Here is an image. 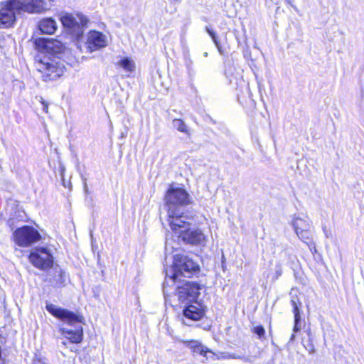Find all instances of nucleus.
<instances>
[{
  "mask_svg": "<svg viewBox=\"0 0 364 364\" xmlns=\"http://www.w3.org/2000/svg\"><path fill=\"white\" fill-rule=\"evenodd\" d=\"M46 309L55 317L70 326H74L73 329L68 327H62L60 328L62 333L68 340L73 343H79L82 341L83 330L81 324L83 322L84 318L82 315L58 307L53 304H47Z\"/></svg>",
  "mask_w": 364,
  "mask_h": 364,
  "instance_id": "1",
  "label": "nucleus"
},
{
  "mask_svg": "<svg viewBox=\"0 0 364 364\" xmlns=\"http://www.w3.org/2000/svg\"><path fill=\"white\" fill-rule=\"evenodd\" d=\"M173 262L170 268L166 269V279L164 283V294L166 300L170 295L168 293L167 287L169 283H174L178 279L179 276L188 277V274L199 270L198 265L192 259L181 253L173 255Z\"/></svg>",
  "mask_w": 364,
  "mask_h": 364,
  "instance_id": "2",
  "label": "nucleus"
},
{
  "mask_svg": "<svg viewBox=\"0 0 364 364\" xmlns=\"http://www.w3.org/2000/svg\"><path fill=\"white\" fill-rule=\"evenodd\" d=\"M291 225L299 239L308 246L313 254L316 253V247L314 241V227L311 220L307 217L301 218L299 215H294Z\"/></svg>",
  "mask_w": 364,
  "mask_h": 364,
  "instance_id": "3",
  "label": "nucleus"
},
{
  "mask_svg": "<svg viewBox=\"0 0 364 364\" xmlns=\"http://www.w3.org/2000/svg\"><path fill=\"white\" fill-rule=\"evenodd\" d=\"M176 292L173 293L172 297L176 299L179 303L191 304L196 301L199 295V291L202 289L200 284L190 281L176 280ZM171 283H169L170 286Z\"/></svg>",
  "mask_w": 364,
  "mask_h": 364,
  "instance_id": "4",
  "label": "nucleus"
},
{
  "mask_svg": "<svg viewBox=\"0 0 364 364\" xmlns=\"http://www.w3.org/2000/svg\"><path fill=\"white\" fill-rule=\"evenodd\" d=\"M36 69L42 73L44 80H55L62 76L65 72V68L55 59L48 56L36 58Z\"/></svg>",
  "mask_w": 364,
  "mask_h": 364,
  "instance_id": "5",
  "label": "nucleus"
},
{
  "mask_svg": "<svg viewBox=\"0 0 364 364\" xmlns=\"http://www.w3.org/2000/svg\"><path fill=\"white\" fill-rule=\"evenodd\" d=\"M168 214L170 227L178 237L188 230L193 222L192 216L184 215L180 209H168Z\"/></svg>",
  "mask_w": 364,
  "mask_h": 364,
  "instance_id": "6",
  "label": "nucleus"
},
{
  "mask_svg": "<svg viewBox=\"0 0 364 364\" xmlns=\"http://www.w3.org/2000/svg\"><path fill=\"white\" fill-rule=\"evenodd\" d=\"M14 242L18 246L26 247L41 239L39 232L32 226L17 228L12 234Z\"/></svg>",
  "mask_w": 364,
  "mask_h": 364,
  "instance_id": "7",
  "label": "nucleus"
},
{
  "mask_svg": "<svg viewBox=\"0 0 364 364\" xmlns=\"http://www.w3.org/2000/svg\"><path fill=\"white\" fill-rule=\"evenodd\" d=\"M60 21L64 27L70 29L79 38L83 34V27L88 22L87 18L82 14H65L60 17Z\"/></svg>",
  "mask_w": 364,
  "mask_h": 364,
  "instance_id": "8",
  "label": "nucleus"
},
{
  "mask_svg": "<svg viewBox=\"0 0 364 364\" xmlns=\"http://www.w3.org/2000/svg\"><path fill=\"white\" fill-rule=\"evenodd\" d=\"M16 0L0 2V28H10L16 21V11H21Z\"/></svg>",
  "mask_w": 364,
  "mask_h": 364,
  "instance_id": "9",
  "label": "nucleus"
},
{
  "mask_svg": "<svg viewBox=\"0 0 364 364\" xmlns=\"http://www.w3.org/2000/svg\"><path fill=\"white\" fill-rule=\"evenodd\" d=\"M54 0H16L21 11L40 14L49 10Z\"/></svg>",
  "mask_w": 364,
  "mask_h": 364,
  "instance_id": "10",
  "label": "nucleus"
},
{
  "mask_svg": "<svg viewBox=\"0 0 364 364\" xmlns=\"http://www.w3.org/2000/svg\"><path fill=\"white\" fill-rule=\"evenodd\" d=\"M29 260L36 267L46 269L53 265V256L46 248H36L29 255Z\"/></svg>",
  "mask_w": 364,
  "mask_h": 364,
  "instance_id": "11",
  "label": "nucleus"
},
{
  "mask_svg": "<svg viewBox=\"0 0 364 364\" xmlns=\"http://www.w3.org/2000/svg\"><path fill=\"white\" fill-rule=\"evenodd\" d=\"M168 209H180L179 206L188 205L190 203L188 193L183 188H171L166 196Z\"/></svg>",
  "mask_w": 364,
  "mask_h": 364,
  "instance_id": "12",
  "label": "nucleus"
},
{
  "mask_svg": "<svg viewBox=\"0 0 364 364\" xmlns=\"http://www.w3.org/2000/svg\"><path fill=\"white\" fill-rule=\"evenodd\" d=\"M86 45L90 52L105 48L107 45V36L101 32L91 31L87 36Z\"/></svg>",
  "mask_w": 364,
  "mask_h": 364,
  "instance_id": "13",
  "label": "nucleus"
},
{
  "mask_svg": "<svg viewBox=\"0 0 364 364\" xmlns=\"http://www.w3.org/2000/svg\"><path fill=\"white\" fill-rule=\"evenodd\" d=\"M179 237L186 243L194 245L204 246L206 242L205 235L199 229L192 230L190 228L188 230L182 233Z\"/></svg>",
  "mask_w": 364,
  "mask_h": 364,
  "instance_id": "14",
  "label": "nucleus"
},
{
  "mask_svg": "<svg viewBox=\"0 0 364 364\" xmlns=\"http://www.w3.org/2000/svg\"><path fill=\"white\" fill-rule=\"evenodd\" d=\"M204 310L202 306L197 301L191 303L183 309V316L191 321H198L204 316Z\"/></svg>",
  "mask_w": 364,
  "mask_h": 364,
  "instance_id": "15",
  "label": "nucleus"
},
{
  "mask_svg": "<svg viewBox=\"0 0 364 364\" xmlns=\"http://www.w3.org/2000/svg\"><path fill=\"white\" fill-rule=\"evenodd\" d=\"M183 343L186 346L191 348L193 353H199L200 355L205 357L208 359V356L207 353H210L212 358L215 356V354L210 350L207 347L204 346L201 343L198 341H180Z\"/></svg>",
  "mask_w": 364,
  "mask_h": 364,
  "instance_id": "16",
  "label": "nucleus"
},
{
  "mask_svg": "<svg viewBox=\"0 0 364 364\" xmlns=\"http://www.w3.org/2000/svg\"><path fill=\"white\" fill-rule=\"evenodd\" d=\"M39 43L42 44L46 51L53 53H60L63 48V43L54 38H43L40 40Z\"/></svg>",
  "mask_w": 364,
  "mask_h": 364,
  "instance_id": "17",
  "label": "nucleus"
},
{
  "mask_svg": "<svg viewBox=\"0 0 364 364\" xmlns=\"http://www.w3.org/2000/svg\"><path fill=\"white\" fill-rule=\"evenodd\" d=\"M38 28L43 33L53 34L57 29V23L52 18H46L39 21Z\"/></svg>",
  "mask_w": 364,
  "mask_h": 364,
  "instance_id": "18",
  "label": "nucleus"
},
{
  "mask_svg": "<svg viewBox=\"0 0 364 364\" xmlns=\"http://www.w3.org/2000/svg\"><path fill=\"white\" fill-rule=\"evenodd\" d=\"M117 65L127 73H132L135 70L134 62L129 58H122L118 62Z\"/></svg>",
  "mask_w": 364,
  "mask_h": 364,
  "instance_id": "19",
  "label": "nucleus"
},
{
  "mask_svg": "<svg viewBox=\"0 0 364 364\" xmlns=\"http://www.w3.org/2000/svg\"><path fill=\"white\" fill-rule=\"evenodd\" d=\"M291 304L293 306V311L294 314V333H296L300 330V327L299 326V323L301 320L300 312L299 309V306L296 301L294 299L291 300Z\"/></svg>",
  "mask_w": 364,
  "mask_h": 364,
  "instance_id": "20",
  "label": "nucleus"
},
{
  "mask_svg": "<svg viewBox=\"0 0 364 364\" xmlns=\"http://www.w3.org/2000/svg\"><path fill=\"white\" fill-rule=\"evenodd\" d=\"M173 126L179 132L190 134V130L182 119H176L173 121Z\"/></svg>",
  "mask_w": 364,
  "mask_h": 364,
  "instance_id": "21",
  "label": "nucleus"
},
{
  "mask_svg": "<svg viewBox=\"0 0 364 364\" xmlns=\"http://www.w3.org/2000/svg\"><path fill=\"white\" fill-rule=\"evenodd\" d=\"M226 358H230V359H239V360H242L246 363H252L257 358V355L244 356V355L233 353V354H229Z\"/></svg>",
  "mask_w": 364,
  "mask_h": 364,
  "instance_id": "22",
  "label": "nucleus"
},
{
  "mask_svg": "<svg viewBox=\"0 0 364 364\" xmlns=\"http://www.w3.org/2000/svg\"><path fill=\"white\" fill-rule=\"evenodd\" d=\"M205 30H206L207 33L211 36L213 41L214 42L215 46L218 48H219V43L217 40L216 33L214 32V31L210 29L208 26H206Z\"/></svg>",
  "mask_w": 364,
  "mask_h": 364,
  "instance_id": "23",
  "label": "nucleus"
},
{
  "mask_svg": "<svg viewBox=\"0 0 364 364\" xmlns=\"http://www.w3.org/2000/svg\"><path fill=\"white\" fill-rule=\"evenodd\" d=\"M253 332L256 333L259 338H262L265 333L264 328L262 326H255L253 329Z\"/></svg>",
  "mask_w": 364,
  "mask_h": 364,
  "instance_id": "24",
  "label": "nucleus"
},
{
  "mask_svg": "<svg viewBox=\"0 0 364 364\" xmlns=\"http://www.w3.org/2000/svg\"><path fill=\"white\" fill-rule=\"evenodd\" d=\"M282 274V268L280 263L277 264L276 265V269H275V274L274 276V279H277Z\"/></svg>",
  "mask_w": 364,
  "mask_h": 364,
  "instance_id": "25",
  "label": "nucleus"
},
{
  "mask_svg": "<svg viewBox=\"0 0 364 364\" xmlns=\"http://www.w3.org/2000/svg\"><path fill=\"white\" fill-rule=\"evenodd\" d=\"M55 272L58 274V276L59 277V279L56 280V284L62 283V279L63 275L65 274V272H63L61 269H55Z\"/></svg>",
  "mask_w": 364,
  "mask_h": 364,
  "instance_id": "26",
  "label": "nucleus"
},
{
  "mask_svg": "<svg viewBox=\"0 0 364 364\" xmlns=\"http://www.w3.org/2000/svg\"><path fill=\"white\" fill-rule=\"evenodd\" d=\"M322 230L323 231V233H324L326 237L329 238L331 237V233L330 230H328L327 229L326 226H323L322 228Z\"/></svg>",
  "mask_w": 364,
  "mask_h": 364,
  "instance_id": "27",
  "label": "nucleus"
},
{
  "mask_svg": "<svg viewBox=\"0 0 364 364\" xmlns=\"http://www.w3.org/2000/svg\"><path fill=\"white\" fill-rule=\"evenodd\" d=\"M32 364H44V363L40 359H35L33 360Z\"/></svg>",
  "mask_w": 364,
  "mask_h": 364,
  "instance_id": "28",
  "label": "nucleus"
},
{
  "mask_svg": "<svg viewBox=\"0 0 364 364\" xmlns=\"http://www.w3.org/2000/svg\"><path fill=\"white\" fill-rule=\"evenodd\" d=\"M285 1L291 6L294 9H296V6L293 4L294 0H285Z\"/></svg>",
  "mask_w": 364,
  "mask_h": 364,
  "instance_id": "29",
  "label": "nucleus"
},
{
  "mask_svg": "<svg viewBox=\"0 0 364 364\" xmlns=\"http://www.w3.org/2000/svg\"><path fill=\"white\" fill-rule=\"evenodd\" d=\"M84 191L85 193L88 192V188H87V185L86 182L84 183Z\"/></svg>",
  "mask_w": 364,
  "mask_h": 364,
  "instance_id": "30",
  "label": "nucleus"
},
{
  "mask_svg": "<svg viewBox=\"0 0 364 364\" xmlns=\"http://www.w3.org/2000/svg\"><path fill=\"white\" fill-rule=\"evenodd\" d=\"M43 112H48V106L47 105H44L43 107Z\"/></svg>",
  "mask_w": 364,
  "mask_h": 364,
  "instance_id": "31",
  "label": "nucleus"
},
{
  "mask_svg": "<svg viewBox=\"0 0 364 364\" xmlns=\"http://www.w3.org/2000/svg\"><path fill=\"white\" fill-rule=\"evenodd\" d=\"M294 338H295V335H294V333H293L291 336L290 341H293L294 340Z\"/></svg>",
  "mask_w": 364,
  "mask_h": 364,
  "instance_id": "32",
  "label": "nucleus"
},
{
  "mask_svg": "<svg viewBox=\"0 0 364 364\" xmlns=\"http://www.w3.org/2000/svg\"><path fill=\"white\" fill-rule=\"evenodd\" d=\"M166 251L168 252V242L166 243Z\"/></svg>",
  "mask_w": 364,
  "mask_h": 364,
  "instance_id": "33",
  "label": "nucleus"
},
{
  "mask_svg": "<svg viewBox=\"0 0 364 364\" xmlns=\"http://www.w3.org/2000/svg\"><path fill=\"white\" fill-rule=\"evenodd\" d=\"M64 171H65V168H64V167H62V168H61L62 175L63 174Z\"/></svg>",
  "mask_w": 364,
  "mask_h": 364,
  "instance_id": "34",
  "label": "nucleus"
},
{
  "mask_svg": "<svg viewBox=\"0 0 364 364\" xmlns=\"http://www.w3.org/2000/svg\"><path fill=\"white\" fill-rule=\"evenodd\" d=\"M203 55H204L205 57H207V56H208V53H207V52L204 53Z\"/></svg>",
  "mask_w": 364,
  "mask_h": 364,
  "instance_id": "35",
  "label": "nucleus"
},
{
  "mask_svg": "<svg viewBox=\"0 0 364 364\" xmlns=\"http://www.w3.org/2000/svg\"><path fill=\"white\" fill-rule=\"evenodd\" d=\"M183 323L186 325V326H189L190 324L186 323V321H183Z\"/></svg>",
  "mask_w": 364,
  "mask_h": 364,
  "instance_id": "36",
  "label": "nucleus"
}]
</instances>
